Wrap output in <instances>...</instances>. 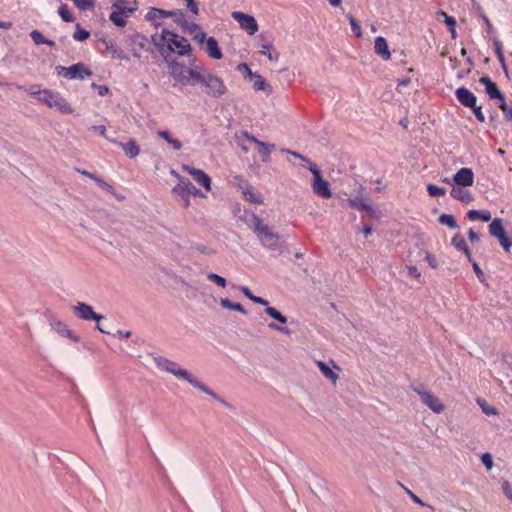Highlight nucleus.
Returning <instances> with one entry per match:
<instances>
[{"label":"nucleus","instance_id":"bf43d9fd","mask_svg":"<svg viewBox=\"0 0 512 512\" xmlns=\"http://www.w3.org/2000/svg\"><path fill=\"white\" fill-rule=\"evenodd\" d=\"M187 8L193 13V15L197 16L199 14V8L195 0H185Z\"/></svg>","mask_w":512,"mask_h":512},{"label":"nucleus","instance_id":"f8f14e48","mask_svg":"<svg viewBox=\"0 0 512 512\" xmlns=\"http://www.w3.org/2000/svg\"><path fill=\"white\" fill-rule=\"evenodd\" d=\"M231 17L248 35L253 36L257 33L259 26L254 16L244 12L234 11L231 13Z\"/></svg>","mask_w":512,"mask_h":512},{"label":"nucleus","instance_id":"393cba45","mask_svg":"<svg viewBox=\"0 0 512 512\" xmlns=\"http://www.w3.org/2000/svg\"><path fill=\"white\" fill-rule=\"evenodd\" d=\"M105 50L113 59L117 60H129L126 53L117 45L113 40H103Z\"/></svg>","mask_w":512,"mask_h":512},{"label":"nucleus","instance_id":"6e6552de","mask_svg":"<svg viewBox=\"0 0 512 512\" xmlns=\"http://www.w3.org/2000/svg\"><path fill=\"white\" fill-rule=\"evenodd\" d=\"M56 71L59 75L69 80H83L92 75V71L83 63H76L69 67L57 66Z\"/></svg>","mask_w":512,"mask_h":512},{"label":"nucleus","instance_id":"0e129e2a","mask_svg":"<svg viewBox=\"0 0 512 512\" xmlns=\"http://www.w3.org/2000/svg\"><path fill=\"white\" fill-rule=\"evenodd\" d=\"M407 270H408V273L411 276H413L414 278H420L421 277V273H420V271L418 270V268L416 266H408Z\"/></svg>","mask_w":512,"mask_h":512},{"label":"nucleus","instance_id":"603ef678","mask_svg":"<svg viewBox=\"0 0 512 512\" xmlns=\"http://www.w3.org/2000/svg\"><path fill=\"white\" fill-rule=\"evenodd\" d=\"M237 70L239 72H242L244 74V77L247 79H249L254 74V72L251 71L250 67L246 63H240L237 66Z\"/></svg>","mask_w":512,"mask_h":512},{"label":"nucleus","instance_id":"4468645a","mask_svg":"<svg viewBox=\"0 0 512 512\" xmlns=\"http://www.w3.org/2000/svg\"><path fill=\"white\" fill-rule=\"evenodd\" d=\"M72 310L75 315L84 321H101L104 317L100 314H97L92 306L86 304L84 302H77L74 306H72Z\"/></svg>","mask_w":512,"mask_h":512},{"label":"nucleus","instance_id":"b1692460","mask_svg":"<svg viewBox=\"0 0 512 512\" xmlns=\"http://www.w3.org/2000/svg\"><path fill=\"white\" fill-rule=\"evenodd\" d=\"M52 329L61 337H66L74 343L80 342V337L72 331L65 323L54 321L51 323Z\"/></svg>","mask_w":512,"mask_h":512},{"label":"nucleus","instance_id":"de8ad7c7","mask_svg":"<svg viewBox=\"0 0 512 512\" xmlns=\"http://www.w3.org/2000/svg\"><path fill=\"white\" fill-rule=\"evenodd\" d=\"M346 17L351 25V28H352L355 36L357 38H361L362 37V29H361V26L356 21V19L354 18V16L351 14H348Z\"/></svg>","mask_w":512,"mask_h":512},{"label":"nucleus","instance_id":"4d7b16f0","mask_svg":"<svg viewBox=\"0 0 512 512\" xmlns=\"http://www.w3.org/2000/svg\"><path fill=\"white\" fill-rule=\"evenodd\" d=\"M438 14L444 17L445 23L449 26V28L455 27L456 20L453 17L449 16L444 11H440Z\"/></svg>","mask_w":512,"mask_h":512},{"label":"nucleus","instance_id":"7ed1b4c3","mask_svg":"<svg viewBox=\"0 0 512 512\" xmlns=\"http://www.w3.org/2000/svg\"><path fill=\"white\" fill-rule=\"evenodd\" d=\"M250 228L257 235L265 248L269 250H276L278 248L280 242L279 235L273 232L271 227L264 224L262 220L254 214L251 215Z\"/></svg>","mask_w":512,"mask_h":512},{"label":"nucleus","instance_id":"412c9836","mask_svg":"<svg viewBox=\"0 0 512 512\" xmlns=\"http://www.w3.org/2000/svg\"><path fill=\"white\" fill-rule=\"evenodd\" d=\"M210 70L201 65H190L188 71V85H202Z\"/></svg>","mask_w":512,"mask_h":512},{"label":"nucleus","instance_id":"2f4dec72","mask_svg":"<svg viewBox=\"0 0 512 512\" xmlns=\"http://www.w3.org/2000/svg\"><path fill=\"white\" fill-rule=\"evenodd\" d=\"M119 146L124 150L127 157L130 159L136 158L140 153V148L136 141L131 139L126 143H119Z\"/></svg>","mask_w":512,"mask_h":512},{"label":"nucleus","instance_id":"bb28decb","mask_svg":"<svg viewBox=\"0 0 512 512\" xmlns=\"http://www.w3.org/2000/svg\"><path fill=\"white\" fill-rule=\"evenodd\" d=\"M374 50L383 60L387 61L391 58V52L386 39L382 36L376 37Z\"/></svg>","mask_w":512,"mask_h":512},{"label":"nucleus","instance_id":"cd10ccee","mask_svg":"<svg viewBox=\"0 0 512 512\" xmlns=\"http://www.w3.org/2000/svg\"><path fill=\"white\" fill-rule=\"evenodd\" d=\"M480 82L485 85L486 93L491 99L499 100L504 96L503 93L498 89L497 85L491 81L489 77H482Z\"/></svg>","mask_w":512,"mask_h":512},{"label":"nucleus","instance_id":"f704fd0d","mask_svg":"<svg viewBox=\"0 0 512 512\" xmlns=\"http://www.w3.org/2000/svg\"><path fill=\"white\" fill-rule=\"evenodd\" d=\"M157 134L160 138L165 140L173 150L179 151L182 149L181 141L176 138H173L167 130L159 131Z\"/></svg>","mask_w":512,"mask_h":512},{"label":"nucleus","instance_id":"423d86ee","mask_svg":"<svg viewBox=\"0 0 512 512\" xmlns=\"http://www.w3.org/2000/svg\"><path fill=\"white\" fill-rule=\"evenodd\" d=\"M309 170L313 174L311 188L314 194L324 199L331 198L332 192L330 188V183L322 177L319 168L314 163L310 162Z\"/></svg>","mask_w":512,"mask_h":512},{"label":"nucleus","instance_id":"37998d69","mask_svg":"<svg viewBox=\"0 0 512 512\" xmlns=\"http://www.w3.org/2000/svg\"><path fill=\"white\" fill-rule=\"evenodd\" d=\"M72 2L81 11L91 10L95 7L94 0H72Z\"/></svg>","mask_w":512,"mask_h":512},{"label":"nucleus","instance_id":"9d476101","mask_svg":"<svg viewBox=\"0 0 512 512\" xmlns=\"http://www.w3.org/2000/svg\"><path fill=\"white\" fill-rule=\"evenodd\" d=\"M418 394L421 402L436 414H441L445 410L443 402L430 390L413 388Z\"/></svg>","mask_w":512,"mask_h":512},{"label":"nucleus","instance_id":"72a5a7b5","mask_svg":"<svg viewBox=\"0 0 512 512\" xmlns=\"http://www.w3.org/2000/svg\"><path fill=\"white\" fill-rule=\"evenodd\" d=\"M347 202L352 208L358 209L360 211H373L372 205L361 197L349 198Z\"/></svg>","mask_w":512,"mask_h":512},{"label":"nucleus","instance_id":"a19ab883","mask_svg":"<svg viewBox=\"0 0 512 512\" xmlns=\"http://www.w3.org/2000/svg\"><path fill=\"white\" fill-rule=\"evenodd\" d=\"M58 14L64 22H73L75 19L66 4L60 5Z\"/></svg>","mask_w":512,"mask_h":512},{"label":"nucleus","instance_id":"79ce46f5","mask_svg":"<svg viewBox=\"0 0 512 512\" xmlns=\"http://www.w3.org/2000/svg\"><path fill=\"white\" fill-rule=\"evenodd\" d=\"M90 37V32L83 29L79 24H76L73 33V39L76 41H84Z\"/></svg>","mask_w":512,"mask_h":512},{"label":"nucleus","instance_id":"0eeeda50","mask_svg":"<svg viewBox=\"0 0 512 512\" xmlns=\"http://www.w3.org/2000/svg\"><path fill=\"white\" fill-rule=\"evenodd\" d=\"M202 86L205 88L206 93L214 98L223 96L227 91L223 80L211 71L206 75Z\"/></svg>","mask_w":512,"mask_h":512},{"label":"nucleus","instance_id":"13d9d810","mask_svg":"<svg viewBox=\"0 0 512 512\" xmlns=\"http://www.w3.org/2000/svg\"><path fill=\"white\" fill-rule=\"evenodd\" d=\"M502 490L505 496L512 502V486L509 484L508 481H504L502 483Z\"/></svg>","mask_w":512,"mask_h":512},{"label":"nucleus","instance_id":"864d4df0","mask_svg":"<svg viewBox=\"0 0 512 512\" xmlns=\"http://www.w3.org/2000/svg\"><path fill=\"white\" fill-rule=\"evenodd\" d=\"M481 461L483 465L487 468V470H491L493 468V460L489 453H484L481 456Z\"/></svg>","mask_w":512,"mask_h":512},{"label":"nucleus","instance_id":"ddd939ff","mask_svg":"<svg viewBox=\"0 0 512 512\" xmlns=\"http://www.w3.org/2000/svg\"><path fill=\"white\" fill-rule=\"evenodd\" d=\"M474 172L471 168L463 167L460 168L453 176L452 178H445L443 181L451 185H458V186H472L474 184Z\"/></svg>","mask_w":512,"mask_h":512},{"label":"nucleus","instance_id":"e2e57ef3","mask_svg":"<svg viewBox=\"0 0 512 512\" xmlns=\"http://www.w3.org/2000/svg\"><path fill=\"white\" fill-rule=\"evenodd\" d=\"M42 93H43V90H29L28 91V94L35 98L36 100H38L39 102L42 103Z\"/></svg>","mask_w":512,"mask_h":512},{"label":"nucleus","instance_id":"ea45409f","mask_svg":"<svg viewBox=\"0 0 512 512\" xmlns=\"http://www.w3.org/2000/svg\"><path fill=\"white\" fill-rule=\"evenodd\" d=\"M265 312L267 315H269L271 318L275 319L276 321L280 322L281 324L287 323V318L278 310H276L273 307H266Z\"/></svg>","mask_w":512,"mask_h":512},{"label":"nucleus","instance_id":"774afa93","mask_svg":"<svg viewBox=\"0 0 512 512\" xmlns=\"http://www.w3.org/2000/svg\"><path fill=\"white\" fill-rule=\"evenodd\" d=\"M468 238L471 242H477L480 239L479 235L476 232H474L472 229H470L468 231Z\"/></svg>","mask_w":512,"mask_h":512},{"label":"nucleus","instance_id":"aec40b11","mask_svg":"<svg viewBox=\"0 0 512 512\" xmlns=\"http://www.w3.org/2000/svg\"><path fill=\"white\" fill-rule=\"evenodd\" d=\"M177 11H167L158 8H151L145 15V19L153 24L155 27L161 26L162 21L167 17L176 19Z\"/></svg>","mask_w":512,"mask_h":512},{"label":"nucleus","instance_id":"8fccbe9b","mask_svg":"<svg viewBox=\"0 0 512 512\" xmlns=\"http://www.w3.org/2000/svg\"><path fill=\"white\" fill-rule=\"evenodd\" d=\"M93 180L98 184V186L104 190H106L108 193L114 195L115 189L112 185L104 181L103 179L99 177H93Z\"/></svg>","mask_w":512,"mask_h":512},{"label":"nucleus","instance_id":"f3484780","mask_svg":"<svg viewBox=\"0 0 512 512\" xmlns=\"http://www.w3.org/2000/svg\"><path fill=\"white\" fill-rule=\"evenodd\" d=\"M168 69L171 77L180 85H188V71L189 67H186L183 63L177 61H169Z\"/></svg>","mask_w":512,"mask_h":512},{"label":"nucleus","instance_id":"5fc2aeb1","mask_svg":"<svg viewBox=\"0 0 512 512\" xmlns=\"http://www.w3.org/2000/svg\"><path fill=\"white\" fill-rule=\"evenodd\" d=\"M425 260L427 261V263L429 264V266L432 269H437L438 268V261L435 258V256L433 254H431L430 252H426L425 253Z\"/></svg>","mask_w":512,"mask_h":512},{"label":"nucleus","instance_id":"4be33fe9","mask_svg":"<svg viewBox=\"0 0 512 512\" xmlns=\"http://www.w3.org/2000/svg\"><path fill=\"white\" fill-rule=\"evenodd\" d=\"M200 46L211 59L220 60L223 58L218 41L214 37H205L204 44Z\"/></svg>","mask_w":512,"mask_h":512},{"label":"nucleus","instance_id":"7c9ffc66","mask_svg":"<svg viewBox=\"0 0 512 512\" xmlns=\"http://www.w3.org/2000/svg\"><path fill=\"white\" fill-rule=\"evenodd\" d=\"M242 194L247 201H250L255 204H263L264 199L260 193H258L252 186L246 185L243 189Z\"/></svg>","mask_w":512,"mask_h":512},{"label":"nucleus","instance_id":"a211bd4d","mask_svg":"<svg viewBox=\"0 0 512 512\" xmlns=\"http://www.w3.org/2000/svg\"><path fill=\"white\" fill-rule=\"evenodd\" d=\"M178 184L174 186L172 192L180 197L187 208L190 206V196L192 190V184L182 176H177Z\"/></svg>","mask_w":512,"mask_h":512},{"label":"nucleus","instance_id":"49530a36","mask_svg":"<svg viewBox=\"0 0 512 512\" xmlns=\"http://www.w3.org/2000/svg\"><path fill=\"white\" fill-rule=\"evenodd\" d=\"M499 108L503 111V113L505 114V118L508 120V121H512V107L508 106L506 101H505V97L503 96L502 98H500L499 100Z\"/></svg>","mask_w":512,"mask_h":512},{"label":"nucleus","instance_id":"6ab92c4d","mask_svg":"<svg viewBox=\"0 0 512 512\" xmlns=\"http://www.w3.org/2000/svg\"><path fill=\"white\" fill-rule=\"evenodd\" d=\"M450 196L459 201L462 204L468 205L474 202L475 197L471 190L469 189L471 186H456L451 185Z\"/></svg>","mask_w":512,"mask_h":512},{"label":"nucleus","instance_id":"a878e982","mask_svg":"<svg viewBox=\"0 0 512 512\" xmlns=\"http://www.w3.org/2000/svg\"><path fill=\"white\" fill-rule=\"evenodd\" d=\"M458 101L465 107H474L476 103L475 95L467 88L460 87L456 90Z\"/></svg>","mask_w":512,"mask_h":512},{"label":"nucleus","instance_id":"58836bf2","mask_svg":"<svg viewBox=\"0 0 512 512\" xmlns=\"http://www.w3.org/2000/svg\"><path fill=\"white\" fill-rule=\"evenodd\" d=\"M438 221L440 224L445 225L450 229H456L458 227L455 217L451 214H441Z\"/></svg>","mask_w":512,"mask_h":512},{"label":"nucleus","instance_id":"680f3d73","mask_svg":"<svg viewBox=\"0 0 512 512\" xmlns=\"http://www.w3.org/2000/svg\"><path fill=\"white\" fill-rule=\"evenodd\" d=\"M471 262H472L473 270H474L475 274L477 275L478 279L483 281V277H484L483 271L481 270V268L479 267V265L476 262H474L473 260Z\"/></svg>","mask_w":512,"mask_h":512},{"label":"nucleus","instance_id":"473e14b6","mask_svg":"<svg viewBox=\"0 0 512 512\" xmlns=\"http://www.w3.org/2000/svg\"><path fill=\"white\" fill-rule=\"evenodd\" d=\"M259 47V53L267 57L269 61H278L279 53L274 50L272 43H262L259 45Z\"/></svg>","mask_w":512,"mask_h":512},{"label":"nucleus","instance_id":"4c0bfd02","mask_svg":"<svg viewBox=\"0 0 512 512\" xmlns=\"http://www.w3.org/2000/svg\"><path fill=\"white\" fill-rule=\"evenodd\" d=\"M220 305L228 310L238 311L242 314H246V310L243 308V306L240 303H232L227 298H221L220 299Z\"/></svg>","mask_w":512,"mask_h":512},{"label":"nucleus","instance_id":"9b49d317","mask_svg":"<svg viewBox=\"0 0 512 512\" xmlns=\"http://www.w3.org/2000/svg\"><path fill=\"white\" fill-rule=\"evenodd\" d=\"M489 233L492 237L498 239L502 248L509 252L512 247V239H509L503 227V220L501 218H494L489 225Z\"/></svg>","mask_w":512,"mask_h":512},{"label":"nucleus","instance_id":"f03ea898","mask_svg":"<svg viewBox=\"0 0 512 512\" xmlns=\"http://www.w3.org/2000/svg\"><path fill=\"white\" fill-rule=\"evenodd\" d=\"M152 42L160 51L163 47H167L169 51L180 56H189L192 52V47L186 38L167 29H163L160 34L153 35Z\"/></svg>","mask_w":512,"mask_h":512},{"label":"nucleus","instance_id":"c85d7f7f","mask_svg":"<svg viewBox=\"0 0 512 512\" xmlns=\"http://www.w3.org/2000/svg\"><path fill=\"white\" fill-rule=\"evenodd\" d=\"M451 244L456 250L462 251L466 255V257L469 261H472L471 251H470L465 239L461 235L455 234L452 237Z\"/></svg>","mask_w":512,"mask_h":512},{"label":"nucleus","instance_id":"052dcab7","mask_svg":"<svg viewBox=\"0 0 512 512\" xmlns=\"http://www.w3.org/2000/svg\"><path fill=\"white\" fill-rule=\"evenodd\" d=\"M471 108H472V110H473V113H474L475 117H476L480 122H484V121H485V116H484V114H483V112H482L481 107H480V106H477V105L475 104V106H474V107H471Z\"/></svg>","mask_w":512,"mask_h":512},{"label":"nucleus","instance_id":"5701e85b","mask_svg":"<svg viewBox=\"0 0 512 512\" xmlns=\"http://www.w3.org/2000/svg\"><path fill=\"white\" fill-rule=\"evenodd\" d=\"M245 136L249 142H251L257 146L258 152L262 157V161L268 162L270 159L271 152L275 149V145L262 142V141L258 140L256 137H254L253 135L245 134Z\"/></svg>","mask_w":512,"mask_h":512},{"label":"nucleus","instance_id":"c03bdc74","mask_svg":"<svg viewBox=\"0 0 512 512\" xmlns=\"http://www.w3.org/2000/svg\"><path fill=\"white\" fill-rule=\"evenodd\" d=\"M427 191H428V194L431 197H441V196H444L446 194V189L445 188L437 186V185H434V184H428L427 185Z\"/></svg>","mask_w":512,"mask_h":512},{"label":"nucleus","instance_id":"e433bc0d","mask_svg":"<svg viewBox=\"0 0 512 512\" xmlns=\"http://www.w3.org/2000/svg\"><path fill=\"white\" fill-rule=\"evenodd\" d=\"M30 36H31L33 42L36 45L46 44V45H48L50 47H54L55 46V42L54 41L45 38L43 36V34L40 31H38V30H33L30 33Z\"/></svg>","mask_w":512,"mask_h":512},{"label":"nucleus","instance_id":"39448f33","mask_svg":"<svg viewBox=\"0 0 512 512\" xmlns=\"http://www.w3.org/2000/svg\"><path fill=\"white\" fill-rule=\"evenodd\" d=\"M42 103L64 114H73L74 108L59 92L43 89Z\"/></svg>","mask_w":512,"mask_h":512},{"label":"nucleus","instance_id":"1a4fd4ad","mask_svg":"<svg viewBox=\"0 0 512 512\" xmlns=\"http://www.w3.org/2000/svg\"><path fill=\"white\" fill-rule=\"evenodd\" d=\"M176 14L175 22L178 23L186 32H188L195 42H197L199 45H203L206 33L202 30V28L196 23H189L186 21L182 11L178 10Z\"/></svg>","mask_w":512,"mask_h":512},{"label":"nucleus","instance_id":"c9c22d12","mask_svg":"<svg viewBox=\"0 0 512 512\" xmlns=\"http://www.w3.org/2000/svg\"><path fill=\"white\" fill-rule=\"evenodd\" d=\"M491 212L489 210H469L467 212V218L469 220L480 219L483 222H488L491 220Z\"/></svg>","mask_w":512,"mask_h":512},{"label":"nucleus","instance_id":"20e7f679","mask_svg":"<svg viewBox=\"0 0 512 512\" xmlns=\"http://www.w3.org/2000/svg\"><path fill=\"white\" fill-rule=\"evenodd\" d=\"M111 9L110 21L118 27H124L127 23L126 19L137 10V3L135 1L116 0L113 2Z\"/></svg>","mask_w":512,"mask_h":512},{"label":"nucleus","instance_id":"3c124183","mask_svg":"<svg viewBox=\"0 0 512 512\" xmlns=\"http://www.w3.org/2000/svg\"><path fill=\"white\" fill-rule=\"evenodd\" d=\"M495 52H496V56H497L499 62L501 63V66L506 71L507 67H506V64H505L504 54H503V51H502L501 44L499 42L495 43Z\"/></svg>","mask_w":512,"mask_h":512},{"label":"nucleus","instance_id":"69168bd1","mask_svg":"<svg viewBox=\"0 0 512 512\" xmlns=\"http://www.w3.org/2000/svg\"><path fill=\"white\" fill-rule=\"evenodd\" d=\"M91 129L99 133L101 136L106 137V127L104 125H94Z\"/></svg>","mask_w":512,"mask_h":512},{"label":"nucleus","instance_id":"f257e3e1","mask_svg":"<svg viewBox=\"0 0 512 512\" xmlns=\"http://www.w3.org/2000/svg\"><path fill=\"white\" fill-rule=\"evenodd\" d=\"M155 364L158 369L165 371L180 380L188 382L195 389L204 392L215 400H219V397L216 395V393L210 390L206 385L199 382L188 370L182 368L176 362L159 356L155 358Z\"/></svg>","mask_w":512,"mask_h":512},{"label":"nucleus","instance_id":"a18cd8bd","mask_svg":"<svg viewBox=\"0 0 512 512\" xmlns=\"http://www.w3.org/2000/svg\"><path fill=\"white\" fill-rule=\"evenodd\" d=\"M207 278H208V280L215 283L217 286H219L221 288H225L227 285L226 279L216 273H213V272L208 273Z\"/></svg>","mask_w":512,"mask_h":512},{"label":"nucleus","instance_id":"6e6d98bb","mask_svg":"<svg viewBox=\"0 0 512 512\" xmlns=\"http://www.w3.org/2000/svg\"><path fill=\"white\" fill-rule=\"evenodd\" d=\"M91 87L97 90L100 96H105L109 93V88L106 85H97L95 83H92Z\"/></svg>","mask_w":512,"mask_h":512},{"label":"nucleus","instance_id":"09e8293b","mask_svg":"<svg viewBox=\"0 0 512 512\" xmlns=\"http://www.w3.org/2000/svg\"><path fill=\"white\" fill-rule=\"evenodd\" d=\"M478 405L481 407L482 411L486 415H497L498 411L496 408L487 404V402L483 399H477Z\"/></svg>","mask_w":512,"mask_h":512},{"label":"nucleus","instance_id":"2eb2a0df","mask_svg":"<svg viewBox=\"0 0 512 512\" xmlns=\"http://www.w3.org/2000/svg\"><path fill=\"white\" fill-rule=\"evenodd\" d=\"M181 169L188 173L193 178V180L198 185L202 186L206 191L211 190V178L203 170L191 167L187 164H183Z\"/></svg>","mask_w":512,"mask_h":512},{"label":"nucleus","instance_id":"c756f323","mask_svg":"<svg viewBox=\"0 0 512 512\" xmlns=\"http://www.w3.org/2000/svg\"><path fill=\"white\" fill-rule=\"evenodd\" d=\"M248 80L251 82L255 91H271L270 85L267 83L266 79L257 73H254Z\"/></svg>","mask_w":512,"mask_h":512},{"label":"nucleus","instance_id":"338daca9","mask_svg":"<svg viewBox=\"0 0 512 512\" xmlns=\"http://www.w3.org/2000/svg\"><path fill=\"white\" fill-rule=\"evenodd\" d=\"M268 326H269V328H271L273 330L280 331V332H282L284 334H289L290 333L289 329H287L286 327H281V326H278V325L273 324V323L269 324Z\"/></svg>","mask_w":512,"mask_h":512},{"label":"nucleus","instance_id":"dca6fc26","mask_svg":"<svg viewBox=\"0 0 512 512\" xmlns=\"http://www.w3.org/2000/svg\"><path fill=\"white\" fill-rule=\"evenodd\" d=\"M315 363L323 376L327 378L333 385H336L337 381L339 380V372L341 371V368L332 360L329 362L317 360Z\"/></svg>","mask_w":512,"mask_h":512}]
</instances>
